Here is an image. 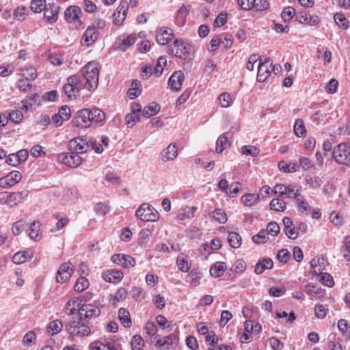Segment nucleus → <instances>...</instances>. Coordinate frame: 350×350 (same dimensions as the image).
Instances as JSON below:
<instances>
[{"label":"nucleus","mask_w":350,"mask_h":350,"mask_svg":"<svg viewBox=\"0 0 350 350\" xmlns=\"http://www.w3.org/2000/svg\"><path fill=\"white\" fill-rule=\"evenodd\" d=\"M260 195L247 193L241 197V202L245 206H251L258 202Z\"/></svg>","instance_id":"obj_36"},{"label":"nucleus","mask_w":350,"mask_h":350,"mask_svg":"<svg viewBox=\"0 0 350 350\" xmlns=\"http://www.w3.org/2000/svg\"><path fill=\"white\" fill-rule=\"evenodd\" d=\"M131 345L133 350H143L144 347V339L140 336L135 335L132 338Z\"/></svg>","instance_id":"obj_45"},{"label":"nucleus","mask_w":350,"mask_h":350,"mask_svg":"<svg viewBox=\"0 0 350 350\" xmlns=\"http://www.w3.org/2000/svg\"><path fill=\"white\" fill-rule=\"evenodd\" d=\"M81 81L82 78L80 79L77 75H71L67 79V83L70 84L71 86L74 87L75 89H77L79 91L81 88Z\"/></svg>","instance_id":"obj_59"},{"label":"nucleus","mask_w":350,"mask_h":350,"mask_svg":"<svg viewBox=\"0 0 350 350\" xmlns=\"http://www.w3.org/2000/svg\"><path fill=\"white\" fill-rule=\"evenodd\" d=\"M226 265L223 262H217L210 268V274L215 278L221 276L226 269Z\"/></svg>","instance_id":"obj_29"},{"label":"nucleus","mask_w":350,"mask_h":350,"mask_svg":"<svg viewBox=\"0 0 350 350\" xmlns=\"http://www.w3.org/2000/svg\"><path fill=\"white\" fill-rule=\"evenodd\" d=\"M62 327L63 325L60 321L54 320L49 324L46 328V332L49 335L53 336L60 332L62 329Z\"/></svg>","instance_id":"obj_35"},{"label":"nucleus","mask_w":350,"mask_h":350,"mask_svg":"<svg viewBox=\"0 0 350 350\" xmlns=\"http://www.w3.org/2000/svg\"><path fill=\"white\" fill-rule=\"evenodd\" d=\"M320 281L323 284L332 287L334 285V281L332 276L328 273H321L320 275Z\"/></svg>","instance_id":"obj_57"},{"label":"nucleus","mask_w":350,"mask_h":350,"mask_svg":"<svg viewBox=\"0 0 350 350\" xmlns=\"http://www.w3.org/2000/svg\"><path fill=\"white\" fill-rule=\"evenodd\" d=\"M82 80L85 81V88L93 91L98 87L99 79V65L94 62L88 63L81 70Z\"/></svg>","instance_id":"obj_1"},{"label":"nucleus","mask_w":350,"mask_h":350,"mask_svg":"<svg viewBox=\"0 0 350 350\" xmlns=\"http://www.w3.org/2000/svg\"><path fill=\"white\" fill-rule=\"evenodd\" d=\"M90 120L92 122H100L105 118V113L100 109L92 108L90 109Z\"/></svg>","instance_id":"obj_37"},{"label":"nucleus","mask_w":350,"mask_h":350,"mask_svg":"<svg viewBox=\"0 0 350 350\" xmlns=\"http://www.w3.org/2000/svg\"><path fill=\"white\" fill-rule=\"evenodd\" d=\"M167 64L166 59L163 57H160L157 60V64L154 68V74L160 76L163 72V68Z\"/></svg>","instance_id":"obj_60"},{"label":"nucleus","mask_w":350,"mask_h":350,"mask_svg":"<svg viewBox=\"0 0 350 350\" xmlns=\"http://www.w3.org/2000/svg\"><path fill=\"white\" fill-rule=\"evenodd\" d=\"M228 241L232 247L237 249L241 245V237L238 233L231 232L228 234Z\"/></svg>","instance_id":"obj_39"},{"label":"nucleus","mask_w":350,"mask_h":350,"mask_svg":"<svg viewBox=\"0 0 350 350\" xmlns=\"http://www.w3.org/2000/svg\"><path fill=\"white\" fill-rule=\"evenodd\" d=\"M212 217L215 221L220 224H224L227 221V215L221 209H215L213 212Z\"/></svg>","instance_id":"obj_50"},{"label":"nucleus","mask_w":350,"mask_h":350,"mask_svg":"<svg viewBox=\"0 0 350 350\" xmlns=\"http://www.w3.org/2000/svg\"><path fill=\"white\" fill-rule=\"evenodd\" d=\"M295 134L298 136H303L306 133V130L304 125V121L301 119H297L294 124Z\"/></svg>","instance_id":"obj_54"},{"label":"nucleus","mask_w":350,"mask_h":350,"mask_svg":"<svg viewBox=\"0 0 350 350\" xmlns=\"http://www.w3.org/2000/svg\"><path fill=\"white\" fill-rule=\"evenodd\" d=\"M160 109V105L158 103L152 102L144 108L142 114L146 118H150L152 116L157 114Z\"/></svg>","instance_id":"obj_30"},{"label":"nucleus","mask_w":350,"mask_h":350,"mask_svg":"<svg viewBox=\"0 0 350 350\" xmlns=\"http://www.w3.org/2000/svg\"><path fill=\"white\" fill-rule=\"evenodd\" d=\"M98 36V31L94 27L90 26L83 33L81 42L83 45L90 46L96 41Z\"/></svg>","instance_id":"obj_19"},{"label":"nucleus","mask_w":350,"mask_h":350,"mask_svg":"<svg viewBox=\"0 0 350 350\" xmlns=\"http://www.w3.org/2000/svg\"><path fill=\"white\" fill-rule=\"evenodd\" d=\"M68 150L79 154L88 151L90 148L89 142L83 137H76L70 139L68 144Z\"/></svg>","instance_id":"obj_10"},{"label":"nucleus","mask_w":350,"mask_h":350,"mask_svg":"<svg viewBox=\"0 0 350 350\" xmlns=\"http://www.w3.org/2000/svg\"><path fill=\"white\" fill-rule=\"evenodd\" d=\"M90 113V109L79 110L75 116L76 125L81 127L89 126L91 122Z\"/></svg>","instance_id":"obj_17"},{"label":"nucleus","mask_w":350,"mask_h":350,"mask_svg":"<svg viewBox=\"0 0 350 350\" xmlns=\"http://www.w3.org/2000/svg\"><path fill=\"white\" fill-rule=\"evenodd\" d=\"M269 7V3L267 0H253L252 1V8L255 9L256 11H262L265 10Z\"/></svg>","instance_id":"obj_56"},{"label":"nucleus","mask_w":350,"mask_h":350,"mask_svg":"<svg viewBox=\"0 0 350 350\" xmlns=\"http://www.w3.org/2000/svg\"><path fill=\"white\" fill-rule=\"evenodd\" d=\"M46 7L45 0H33L31 3L30 8L31 11L36 13H40Z\"/></svg>","instance_id":"obj_47"},{"label":"nucleus","mask_w":350,"mask_h":350,"mask_svg":"<svg viewBox=\"0 0 350 350\" xmlns=\"http://www.w3.org/2000/svg\"><path fill=\"white\" fill-rule=\"evenodd\" d=\"M16 88L22 92H27L31 89V84L29 82L28 77L19 79L16 84Z\"/></svg>","instance_id":"obj_46"},{"label":"nucleus","mask_w":350,"mask_h":350,"mask_svg":"<svg viewBox=\"0 0 350 350\" xmlns=\"http://www.w3.org/2000/svg\"><path fill=\"white\" fill-rule=\"evenodd\" d=\"M241 152L243 154L250 155L252 157H256L258 155L260 150L255 146H243L241 148Z\"/></svg>","instance_id":"obj_52"},{"label":"nucleus","mask_w":350,"mask_h":350,"mask_svg":"<svg viewBox=\"0 0 350 350\" xmlns=\"http://www.w3.org/2000/svg\"><path fill=\"white\" fill-rule=\"evenodd\" d=\"M271 209L276 211H284L286 208V203L282 199L274 198L270 202Z\"/></svg>","instance_id":"obj_44"},{"label":"nucleus","mask_w":350,"mask_h":350,"mask_svg":"<svg viewBox=\"0 0 350 350\" xmlns=\"http://www.w3.org/2000/svg\"><path fill=\"white\" fill-rule=\"evenodd\" d=\"M137 218L144 221H155L159 219V213L147 203H143L136 211Z\"/></svg>","instance_id":"obj_4"},{"label":"nucleus","mask_w":350,"mask_h":350,"mask_svg":"<svg viewBox=\"0 0 350 350\" xmlns=\"http://www.w3.org/2000/svg\"><path fill=\"white\" fill-rule=\"evenodd\" d=\"M174 38V33L172 29L167 27H162L157 32L156 40L157 43L161 45L167 44Z\"/></svg>","instance_id":"obj_20"},{"label":"nucleus","mask_w":350,"mask_h":350,"mask_svg":"<svg viewBox=\"0 0 350 350\" xmlns=\"http://www.w3.org/2000/svg\"><path fill=\"white\" fill-rule=\"evenodd\" d=\"M27 233L30 239L36 240L40 239V224L38 221H33L28 229Z\"/></svg>","instance_id":"obj_27"},{"label":"nucleus","mask_w":350,"mask_h":350,"mask_svg":"<svg viewBox=\"0 0 350 350\" xmlns=\"http://www.w3.org/2000/svg\"><path fill=\"white\" fill-rule=\"evenodd\" d=\"M176 263L178 269L184 272H187L191 268V264L189 262L188 257L183 254L178 256Z\"/></svg>","instance_id":"obj_31"},{"label":"nucleus","mask_w":350,"mask_h":350,"mask_svg":"<svg viewBox=\"0 0 350 350\" xmlns=\"http://www.w3.org/2000/svg\"><path fill=\"white\" fill-rule=\"evenodd\" d=\"M297 206L299 212L308 214L310 211V206L303 196L300 195L296 198Z\"/></svg>","instance_id":"obj_49"},{"label":"nucleus","mask_w":350,"mask_h":350,"mask_svg":"<svg viewBox=\"0 0 350 350\" xmlns=\"http://www.w3.org/2000/svg\"><path fill=\"white\" fill-rule=\"evenodd\" d=\"M190 45L182 40H176L172 46H171V51L176 57L186 59L190 55Z\"/></svg>","instance_id":"obj_9"},{"label":"nucleus","mask_w":350,"mask_h":350,"mask_svg":"<svg viewBox=\"0 0 350 350\" xmlns=\"http://www.w3.org/2000/svg\"><path fill=\"white\" fill-rule=\"evenodd\" d=\"M86 322L79 318L70 321L66 324V330L73 339L88 336L91 334V329Z\"/></svg>","instance_id":"obj_2"},{"label":"nucleus","mask_w":350,"mask_h":350,"mask_svg":"<svg viewBox=\"0 0 350 350\" xmlns=\"http://www.w3.org/2000/svg\"><path fill=\"white\" fill-rule=\"evenodd\" d=\"M123 274L121 271L109 270L103 275V278L106 282L110 283H117L121 280Z\"/></svg>","instance_id":"obj_28"},{"label":"nucleus","mask_w":350,"mask_h":350,"mask_svg":"<svg viewBox=\"0 0 350 350\" xmlns=\"http://www.w3.org/2000/svg\"><path fill=\"white\" fill-rule=\"evenodd\" d=\"M48 59L53 66H61L64 63V59L62 54L51 53L49 55Z\"/></svg>","instance_id":"obj_51"},{"label":"nucleus","mask_w":350,"mask_h":350,"mask_svg":"<svg viewBox=\"0 0 350 350\" xmlns=\"http://www.w3.org/2000/svg\"><path fill=\"white\" fill-rule=\"evenodd\" d=\"M81 15V8L77 5L70 6L65 11V18L69 23H79Z\"/></svg>","instance_id":"obj_18"},{"label":"nucleus","mask_w":350,"mask_h":350,"mask_svg":"<svg viewBox=\"0 0 350 350\" xmlns=\"http://www.w3.org/2000/svg\"><path fill=\"white\" fill-rule=\"evenodd\" d=\"M74 269L72 264L69 262L62 263L57 272L56 280L59 283H64L70 279L73 273Z\"/></svg>","instance_id":"obj_12"},{"label":"nucleus","mask_w":350,"mask_h":350,"mask_svg":"<svg viewBox=\"0 0 350 350\" xmlns=\"http://www.w3.org/2000/svg\"><path fill=\"white\" fill-rule=\"evenodd\" d=\"M129 10V3L126 1H122L113 14V23L114 25H121L126 18Z\"/></svg>","instance_id":"obj_11"},{"label":"nucleus","mask_w":350,"mask_h":350,"mask_svg":"<svg viewBox=\"0 0 350 350\" xmlns=\"http://www.w3.org/2000/svg\"><path fill=\"white\" fill-rule=\"evenodd\" d=\"M178 156V147L174 143H171L165 148L161 154V160L164 162L173 161Z\"/></svg>","instance_id":"obj_23"},{"label":"nucleus","mask_w":350,"mask_h":350,"mask_svg":"<svg viewBox=\"0 0 350 350\" xmlns=\"http://www.w3.org/2000/svg\"><path fill=\"white\" fill-rule=\"evenodd\" d=\"M295 10L292 7L285 8L281 13V17L284 22L290 21L294 16Z\"/></svg>","instance_id":"obj_53"},{"label":"nucleus","mask_w":350,"mask_h":350,"mask_svg":"<svg viewBox=\"0 0 350 350\" xmlns=\"http://www.w3.org/2000/svg\"><path fill=\"white\" fill-rule=\"evenodd\" d=\"M90 283L88 280L82 276L78 278L75 285V291L77 292H82L89 287Z\"/></svg>","instance_id":"obj_43"},{"label":"nucleus","mask_w":350,"mask_h":350,"mask_svg":"<svg viewBox=\"0 0 350 350\" xmlns=\"http://www.w3.org/2000/svg\"><path fill=\"white\" fill-rule=\"evenodd\" d=\"M90 348L91 350H117L113 343L109 342L105 345L98 341L92 342Z\"/></svg>","instance_id":"obj_38"},{"label":"nucleus","mask_w":350,"mask_h":350,"mask_svg":"<svg viewBox=\"0 0 350 350\" xmlns=\"http://www.w3.org/2000/svg\"><path fill=\"white\" fill-rule=\"evenodd\" d=\"M267 234H269L272 236H276L280 232V227L275 222H269L267 226Z\"/></svg>","instance_id":"obj_64"},{"label":"nucleus","mask_w":350,"mask_h":350,"mask_svg":"<svg viewBox=\"0 0 350 350\" xmlns=\"http://www.w3.org/2000/svg\"><path fill=\"white\" fill-rule=\"evenodd\" d=\"M184 79V74L181 71H176L170 77L168 85L172 90L178 92L180 90Z\"/></svg>","instance_id":"obj_21"},{"label":"nucleus","mask_w":350,"mask_h":350,"mask_svg":"<svg viewBox=\"0 0 350 350\" xmlns=\"http://www.w3.org/2000/svg\"><path fill=\"white\" fill-rule=\"evenodd\" d=\"M306 182L312 189H318L323 184V178L319 176H307Z\"/></svg>","instance_id":"obj_40"},{"label":"nucleus","mask_w":350,"mask_h":350,"mask_svg":"<svg viewBox=\"0 0 350 350\" xmlns=\"http://www.w3.org/2000/svg\"><path fill=\"white\" fill-rule=\"evenodd\" d=\"M59 6L55 3H49L44 9V17L50 23L57 21L58 18Z\"/></svg>","instance_id":"obj_22"},{"label":"nucleus","mask_w":350,"mask_h":350,"mask_svg":"<svg viewBox=\"0 0 350 350\" xmlns=\"http://www.w3.org/2000/svg\"><path fill=\"white\" fill-rule=\"evenodd\" d=\"M8 117L12 122H14L15 124H18L22 121L23 115L21 111L16 110L12 111L9 113Z\"/></svg>","instance_id":"obj_58"},{"label":"nucleus","mask_w":350,"mask_h":350,"mask_svg":"<svg viewBox=\"0 0 350 350\" xmlns=\"http://www.w3.org/2000/svg\"><path fill=\"white\" fill-rule=\"evenodd\" d=\"M57 160L64 165L72 168L77 167L82 162V159L79 154L73 151L59 154L57 155Z\"/></svg>","instance_id":"obj_6"},{"label":"nucleus","mask_w":350,"mask_h":350,"mask_svg":"<svg viewBox=\"0 0 350 350\" xmlns=\"http://www.w3.org/2000/svg\"><path fill=\"white\" fill-rule=\"evenodd\" d=\"M297 18L300 23L308 25L310 26H316L321 21V19L318 16L311 15L306 11L299 12L297 14Z\"/></svg>","instance_id":"obj_15"},{"label":"nucleus","mask_w":350,"mask_h":350,"mask_svg":"<svg viewBox=\"0 0 350 350\" xmlns=\"http://www.w3.org/2000/svg\"><path fill=\"white\" fill-rule=\"evenodd\" d=\"M21 178L22 176L20 172L12 171L5 176L0 178V187L7 189L18 183Z\"/></svg>","instance_id":"obj_13"},{"label":"nucleus","mask_w":350,"mask_h":350,"mask_svg":"<svg viewBox=\"0 0 350 350\" xmlns=\"http://www.w3.org/2000/svg\"><path fill=\"white\" fill-rule=\"evenodd\" d=\"M218 101L221 107L226 108L232 104L233 99L228 93L224 92L218 96Z\"/></svg>","instance_id":"obj_42"},{"label":"nucleus","mask_w":350,"mask_h":350,"mask_svg":"<svg viewBox=\"0 0 350 350\" xmlns=\"http://www.w3.org/2000/svg\"><path fill=\"white\" fill-rule=\"evenodd\" d=\"M155 339L156 342L154 345L159 350L173 349L176 347L178 343V338L173 334L164 337L156 336Z\"/></svg>","instance_id":"obj_7"},{"label":"nucleus","mask_w":350,"mask_h":350,"mask_svg":"<svg viewBox=\"0 0 350 350\" xmlns=\"http://www.w3.org/2000/svg\"><path fill=\"white\" fill-rule=\"evenodd\" d=\"M118 314L120 321L124 327H130L132 325V322L130 319L129 312L126 309L121 308L119 309Z\"/></svg>","instance_id":"obj_34"},{"label":"nucleus","mask_w":350,"mask_h":350,"mask_svg":"<svg viewBox=\"0 0 350 350\" xmlns=\"http://www.w3.org/2000/svg\"><path fill=\"white\" fill-rule=\"evenodd\" d=\"M334 21L341 28L347 29L349 22L343 14L336 13L334 16Z\"/></svg>","instance_id":"obj_48"},{"label":"nucleus","mask_w":350,"mask_h":350,"mask_svg":"<svg viewBox=\"0 0 350 350\" xmlns=\"http://www.w3.org/2000/svg\"><path fill=\"white\" fill-rule=\"evenodd\" d=\"M23 192L5 193L1 198V202L12 207L23 201Z\"/></svg>","instance_id":"obj_14"},{"label":"nucleus","mask_w":350,"mask_h":350,"mask_svg":"<svg viewBox=\"0 0 350 350\" xmlns=\"http://www.w3.org/2000/svg\"><path fill=\"white\" fill-rule=\"evenodd\" d=\"M64 91L69 98H75L77 94L79 92L77 89H75L74 87L68 83H66L64 85Z\"/></svg>","instance_id":"obj_62"},{"label":"nucleus","mask_w":350,"mask_h":350,"mask_svg":"<svg viewBox=\"0 0 350 350\" xmlns=\"http://www.w3.org/2000/svg\"><path fill=\"white\" fill-rule=\"evenodd\" d=\"M301 187L296 185H286L284 197L297 198L300 196Z\"/></svg>","instance_id":"obj_33"},{"label":"nucleus","mask_w":350,"mask_h":350,"mask_svg":"<svg viewBox=\"0 0 350 350\" xmlns=\"http://www.w3.org/2000/svg\"><path fill=\"white\" fill-rule=\"evenodd\" d=\"M267 239V232L265 230H261L257 234L252 237V241L257 244L265 243Z\"/></svg>","instance_id":"obj_55"},{"label":"nucleus","mask_w":350,"mask_h":350,"mask_svg":"<svg viewBox=\"0 0 350 350\" xmlns=\"http://www.w3.org/2000/svg\"><path fill=\"white\" fill-rule=\"evenodd\" d=\"M273 263L271 258H265L261 262L257 263L254 268V272L256 274L262 273L265 269H270L273 267Z\"/></svg>","instance_id":"obj_32"},{"label":"nucleus","mask_w":350,"mask_h":350,"mask_svg":"<svg viewBox=\"0 0 350 350\" xmlns=\"http://www.w3.org/2000/svg\"><path fill=\"white\" fill-rule=\"evenodd\" d=\"M332 155L337 163L350 166V144H338L334 148Z\"/></svg>","instance_id":"obj_3"},{"label":"nucleus","mask_w":350,"mask_h":350,"mask_svg":"<svg viewBox=\"0 0 350 350\" xmlns=\"http://www.w3.org/2000/svg\"><path fill=\"white\" fill-rule=\"evenodd\" d=\"M113 262L118 264L125 268L133 267L135 265V260L129 255L114 254L111 257Z\"/></svg>","instance_id":"obj_16"},{"label":"nucleus","mask_w":350,"mask_h":350,"mask_svg":"<svg viewBox=\"0 0 350 350\" xmlns=\"http://www.w3.org/2000/svg\"><path fill=\"white\" fill-rule=\"evenodd\" d=\"M282 221L284 226V231L286 236L289 239H295L298 236V233L295 230L292 219L288 217H284Z\"/></svg>","instance_id":"obj_24"},{"label":"nucleus","mask_w":350,"mask_h":350,"mask_svg":"<svg viewBox=\"0 0 350 350\" xmlns=\"http://www.w3.org/2000/svg\"><path fill=\"white\" fill-rule=\"evenodd\" d=\"M137 40V36L135 34H131L126 37L123 36L119 38L118 48L122 51H125L131 45H133Z\"/></svg>","instance_id":"obj_26"},{"label":"nucleus","mask_w":350,"mask_h":350,"mask_svg":"<svg viewBox=\"0 0 350 350\" xmlns=\"http://www.w3.org/2000/svg\"><path fill=\"white\" fill-rule=\"evenodd\" d=\"M272 66V60L270 58L265 57H260L257 73V81L258 82H264L270 75Z\"/></svg>","instance_id":"obj_5"},{"label":"nucleus","mask_w":350,"mask_h":350,"mask_svg":"<svg viewBox=\"0 0 350 350\" xmlns=\"http://www.w3.org/2000/svg\"><path fill=\"white\" fill-rule=\"evenodd\" d=\"M290 256L291 254L286 249L280 250L277 254L278 260L282 263H286L289 260Z\"/></svg>","instance_id":"obj_63"},{"label":"nucleus","mask_w":350,"mask_h":350,"mask_svg":"<svg viewBox=\"0 0 350 350\" xmlns=\"http://www.w3.org/2000/svg\"><path fill=\"white\" fill-rule=\"evenodd\" d=\"M27 224L25 225V224L22 221H16L12 225V233L14 234V235L18 236L27 227Z\"/></svg>","instance_id":"obj_61"},{"label":"nucleus","mask_w":350,"mask_h":350,"mask_svg":"<svg viewBox=\"0 0 350 350\" xmlns=\"http://www.w3.org/2000/svg\"><path fill=\"white\" fill-rule=\"evenodd\" d=\"M100 314V309L92 304H83L81 308H79L78 316L81 320L88 321L92 317H96Z\"/></svg>","instance_id":"obj_8"},{"label":"nucleus","mask_w":350,"mask_h":350,"mask_svg":"<svg viewBox=\"0 0 350 350\" xmlns=\"http://www.w3.org/2000/svg\"><path fill=\"white\" fill-rule=\"evenodd\" d=\"M79 306L78 300L71 299L65 306V312L68 315L74 314L77 311L79 312Z\"/></svg>","instance_id":"obj_41"},{"label":"nucleus","mask_w":350,"mask_h":350,"mask_svg":"<svg viewBox=\"0 0 350 350\" xmlns=\"http://www.w3.org/2000/svg\"><path fill=\"white\" fill-rule=\"evenodd\" d=\"M228 135V133H225L218 137L215 148V150L217 153H221L224 150L230 146L231 143L229 140Z\"/></svg>","instance_id":"obj_25"}]
</instances>
